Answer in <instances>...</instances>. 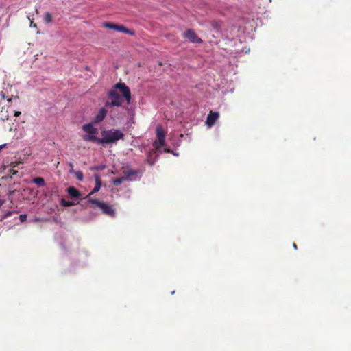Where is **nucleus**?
Segmentation results:
<instances>
[{"label": "nucleus", "instance_id": "obj_2", "mask_svg": "<svg viewBox=\"0 0 351 351\" xmlns=\"http://www.w3.org/2000/svg\"><path fill=\"white\" fill-rule=\"evenodd\" d=\"M102 138H99L97 136H90L85 139L90 142H95L99 144H116L117 141L123 139L124 134L119 130L110 129L108 130H103L101 132Z\"/></svg>", "mask_w": 351, "mask_h": 351}, {"label": "nucleus", "instance_id": "obj_7", "mask_svg": "<svg viewBox=\"0 0 351 351\" xmlns=\"http://www.w3.org/2000/svg\"><path fill=\"white\" fill-rule=\"evenodd\" d=\"M184 37L193 43H202L203 42L192 29H187L184 34Z\"/></svg>", "mask_w": 351, "mask_h": 351}, {"label": "nucleus", "instance_id": "obj_31", "mask_svg": "<svg viewBox=\"0 0 351 351\" xmlns=\"http://www.w3.org/2000/svg\"><path fill=\"white\" fill-rule=\"evenodd\" d=\"M1 204H2V202L0 201V206H1Z\"/></svg>", "mask_w": 351, "mask_h": 351}, {"label": "nucleus", "instance_id": "obj_23", "mask_svg": "<svg viewBox=\"0 0 351 351\" xmlns=\"http://www.w3.org/2000/svg\"><path fill=\"white\" fill-rule=\"evenodd\" d=\"M30 26H31V27H34V28H37V25H36V24L33 23V22H32V21H31Z\"/></svg>", "mask_w": 351, "mask_h": 351}, {"label": "nucleus", "instance_id": "obj_5", "mask_svg": "<svg viewBox=\"0 0 351 351\" xmlns=\"http://www.w3.org/2000/svg\"><path fill=\"white\" fill-rule=\"evenodd\" d=\"M157 140L154 142V145L156 149H158L164 146L165 141V133L161 126H158L156 128Z\"/></svg>", "mask_w": 351, "mask_h": 351}, {"label": "nucleus", "instance_id": "obj_20", "mask_svg": "<svg viewBox=\"0 0 351 351\" xmlns=\"http://www.w3.org/2000/svg\"><path fill=\"white\" fill-rule=\"evenodd\" d=\"M0 96L2 99H5L7 97L5 93L3 91L0 93Z\"/></svg>", "mask_w": 351, "mask_h": 351}, {"label": "nucleus", "instance_id": "obj_22", "mask_svg": "<svg viewBox=\"0 0 351 351\" xmlns=\"http://www.w3.org/2000/svg\"><path fill=\"white\" fill-rule=\"evenodd\" d=\"M21 112L20 111H15L14 112V116L15 117H19V115H21Z\"/></svg>", "mask_w": 351, "mask_h": 351}, {"label": "nucleus", "instance_id": "obj_13", "mask_svg": "<svg viewBox=\"0 0 351 351\" xmlns=\"http://www.w3.org/2000/svg\"><path fill=\"white\" fill-rule=\"evenodd\" d=\"M33 182L35 183L39 187H43L45 186V180L41 177H37L33 179Z\"/></svg>", "mask_w": 351, "mask_h": 351}, {"label": "nucleus", "instance_id": "obj_27", "mask_svg": "<svg viewBox=\"0 0 351 351\" xmlns=\"http://www.w3.org/2000/svg\"><path fill=\"white\" fill-rule=\"evenodd\" d=\"M69 166H70L71 168H73V163H71H71H69Z\"/></svg>", "mask_w": 351, "mask_h": 351}, {"label": "nucleus", "instance_id": "obj_29", "mask_svg": "<svg viewBox=\"0 0 351 351\" xmlns=\"http://www.w3.org/2000/svg\"><path fill=\"white\" fill-rule=\"evenodd\" d=\"M293 247H295V249L297 248V246L295 244H293Z\"/></svg>", "mask_w": 351, "mask_h": 351}, {"label": "nucleus", "instance_id": "obj_11", "mask_svg": "<svg viewBox=\"0 0 351 351\" xmlns=\"http://www.w3.org/2000/svg\"><path fill=\"white\" fill-rule=\"evenodd\" d=\"M94 178L95 180V186L92 191L88 194V197L91 195L98 192L100 190L101 186V180L98 174H95Z\"/></svg>", "mask_w": 351, "mask_h": 351}, {"label": "nucleus", "instance_id": "obj_8", "mask_svg": "<svg viewBox=\"0 0 351 351\" xmlns=\"http://www.w3.org/2000/svg\"><path fill=\"white\" fill-rule=\"evenodd\" d=\"M219 117V113L218 112H212L210 111L207 117L206 124L208 127L213 126L216 121Z\"/></svg>", "mask_w": 351, "mask_h": 351}, {"label": "nucleus", "instance_id": "obj_15", "mask_svg": "<svg viewBox=\"0 0 351 351\" xmlns=\"http://www.w3.org/2000/svg\"><path fill=\"white\" fill-rule=\"evenodd\" d=\"M126 180V178L123 177H121L119 178H116L113 180V184L115 186H119L123 183V181Z\"/></svg>", "mask_w": 351, "mask_h": 351}, {"label": "nucleus", "instance_id": "obj_30", "mask_svg": "<svg viewBox=\"0 0 351 351\" xmlns=\"http://www.w3.org/2000/svg\"><path fill=\"white\" fill-rule=\"evenodd\" d=\"M19 99V97H18V96H16V97H14V99Z\"/></svg>", "mask_w": 351, "mask_h": 351}, {"label": "nucleus", "instance_id": "obj_16", "mask_svg": "<svg viewBox=\"0 0 351 351\" xmlns=\"http://www.w3.org/2000/svg\"><path fill=\"white\" fill-rule=\"evenodd\" d=\"M61 204L62 206H65V207H69V206H73L75 204L72 202H70V201H68V200H66L64 199H61Z\"/></svg>", "mask_w": 351, "mask_h": 351}, {"label": "nucleus", "instance_id": "obj_17", "mask_svg": "<svg viewBox=\"0 0 351 351\" xmlns=\"http://www.w3.org/2000/svg\"><path fill=\"white\" fill-rule=\"evenodd\" d=\"M75 176H76V178L80 181H82L84 178L83 173L80 171H78L75 173Z\"/></svg>", "mask_w": 351, "mask_h": 351}, {"label": "nucleus", "instance_id": "obj_14", "mask_svg": "<svg viewBox=\"0 0 351 351\" xmlns=\"http://www.w3.org/2000/svg\"><path fill=\"white\" fill-rule=\"evenodd\" d=\"M44 21L45 23H50L52 22V15L49 12H45L44 14Z\"/></svg>", "mask_w": 351, "mask_h": 351}, {"label": "nucleus", "instance_id": "obj_3", "mask_svg": "<svg viewBox=\"0 0 351 351\" xmlns=\"http://www.w3.org/2000/svg\"><path fill=\"white\" fill-rule=\"evenodd\" d=\"M88 202L99 208L104 215L112 217L115 216V210L112 205H109L104 202L92 198H89L88 199Z\"/></svg>", "mask_w": 351, "mask_h": 351}, {"label": "nucleus", "instance_id": "obj_19", "mask_svg": "<svg viewBox=\"0 0 351 351\" xmlns=\"http://www.w3.org/2000/svg\"><path fill=\"white\" fill-rule=\"evenodd\" d=\"M12 214V212L9 211L6 213L2 217V219H6L8 217L10 216Z\"/></svg>", "mask_w": 351, "mask_h": 351}, {"label": "nucleus", "instance_id": "obj_4", "mask_svg": "<svg viewBox=\"0 0 351 351\" xmlns=\"http://www.w3.org/2000/svg\"><path fill=\"white\" fill-rule=\"evenodd\" d=\"M104 27L110 29H114L117 32H123L130 36L135 35V32L134 30L128 29L123 25H118L113 23H105L104 24Z\"/></svg>", "mask_w": 351, "mask_h": 351}, {"label": "nucleus", "instance_id": "obj_18", "mask_svg": "<svg viewBox=\"0 0 351 351\" xmlns=\"http://www.w3.org/2000/svg\"><path fill=\"white\" fill-rule=\"evenodd\" d=\"M19 219L21 222H24L27 219V215L26 214H22L19 215Z\"/></svg>", "mask_w": 351, "mask_h": 351}, {"label": "nucleus", "instance_id": "obj_1", "mask_svg": "<svg viewBox=\"0 0 351 351\" xmlns=\"http://www.w3.org/2000/svg\"><path fill=\"white\" fill-rule=\"evenodd\" d=\"M108 100L105 104L106 108L122 106L124 102L123 99L129 104L131 101L130 90L125 83L119 82L108 92Z\"/></svg>", "mask_w": 351, "mask_h": 351}, {"label": "nucleus", "instance_id": "obj_21", "mask_svg": "<svg viewBox=\"0 0 351 351\" xmlns=\"http://www.w3.org/2000/svg\"><path fill=\"white\" fill-rule=\"evenodd\" d=\"M8 119H9V116H8V114H5V115H3V116L1 117V119H2L3 121L8 120Z\"/></svg>", "mask_w": 351, "mask_h": 351}, {"label": "nucleus", "instance_id": "obj_12", "mask_svg": "<svg viewBox=\"0 0 351 351\" xmlns=\"http://www.w3.org/2000/svg\"><path fill=\"white\" fill-rule=\"evenodd\" d=\"M67 193L71 198H80L81 196L80 192L74 186H69Z\"/></svg>", "mask_w": 351, "mask_h": 351}, {"label": "nucleus", "instance_id": "obj_6", "mask_svg": "<svg viewBox=\"0 0 351 351\" xmlns=\"http://www.w3.org/2000/svg\"><path fill=\"white\" fill-rule=\"evenodd\" d=\"M82 130L88 134L83 136V140L84 141H88L85 139L86 137L90 136H96V134L98 133V130L95 128L92 123L84 124L82 126Z\"/></svg>", "mask_w": 351, "mask_h": 351}, {"label": "nucleus", "instance_id": "obj_9", "mask_svg": "<svg viewBox=\"0 0 351 351\" xmlns=\"http://www.w3.org/2000/svg\"><path fill=\"white\" fill-rule=\"evenodd\" d=\"M107 113L108 110L105 108H100L96 116L94 117V122L95 123L101 122L106 117Z\"/></svg>", "mask_w": 351, "mask_h": 351}, {"label": "nucleus", "instance_id": "obj_10", "mask_svg": "<svg viewBox=\"0 0 351 351\" xmlns=\"http://www.w3.org/2000/svg\"><path fill=\"white\" fill-rule=\"evenodd\" d=\"M124 177L126 180H130V178L132 176H135L137 175H142V171L141 170H134V169H125L123 171Z\"/></svg>", "mask_w": 351, "mask_h": 351}, {"label": "nucleus", "instance_id": "obj_25", "mask_svg": "<svg viewBox=\"0 0 351 351\" xmlns=\"http://www.w3.org/2000/svg\"><path fill=\"white\" fill-rule=\"evenodd\" d=\"M5 146H6V144L1 145H0V151H1L3 148H4Z\"/></svg>", "mask_w": 351, "mask_h": 351}, {"label": "nucleus", "instance_id": "obj_24", "mask_svg": "<svg viewBox=\"0 0 351 351\" xmlns=\"http://www.w3.org/2000/svg\"><path fill=\"white\" fill-rule=\"evenodd\" d=\"M10 173H12V175H15L16 173V171L14 170V169H10Z\"/></svg>", "mask_w": 351, "mask_h": 351}, {"label": "nucleus", "instance_id": "obj_26", "mask_svg": "<svg viewBox=\"0 0 351 351\" xmlns=\"http://www.w3.org/2000/svg\"><path fill=\"white\" fill-rule=\"evenodd\" d=\"M12 99H13L12 97H10V98H8L7 101L8 103H10V102H12Z\"/></svg>", "mask_w": 351, "mask_h": 351}, {"label": "nucleus", "instance_id": "obj_28", "mask_svg": "<svg viewBox=\"0 0 351 351\" xmlns=\"http://www.w3.org/2000/svg\"><path fill=\"white\" fill-rule=\"evenodd\" d=\"M165 152H169L170 151H169V149H165Z\"/></svg>", "mask_w": 351, "mask_h": 351}]
</instances>
